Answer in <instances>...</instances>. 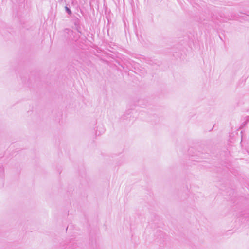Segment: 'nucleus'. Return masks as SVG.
I'll return each mask as SVG.
<instances>
[{
    "instance_id": "obj_2",
    "label": "nucleus",
    "mask_w": 249,
    "mask_h": 249,
    "mask_svg": "<svg viewBox=\"0 0 249 249\" xmlns=\"http://www.w3.org/2000/svg\"><path fill=\"white\" fill-rule=\"evenodd\" d=\"M4 173V169L2 167L0 166V175H1Z\"/></svg>"
},
{
    "instance_id": "obj_4",
    "label": "nucleus",
    "mask_w": 249,
    "mask_h": 249,
    "mask_svg": "<svg viewBox=\"0 0 249 249\" xmlns=\"http://www.w3.org/2000/svg\"><path fill=\"white\" fill-rule=\"evenodd\" d=\"M71 32H72V30H69Z\"/></svg>"
},
{
    "instance_id": "obj_3",
    "label": "nucleus",
    "mask_w": 249,
    "mask_h": 249,
    "mask_svg": "<svg viewBox=\"0 0 249 249\" xmlns=\"http://www.w3.org/2000/svg\"><path fill=\"white\" fill-rule=\"evenodd\" d=\"M58 1L59 2H62V1H63V0H58Z\"/></svg>"
},
{
    "instance_id": "obj_1",
    "label": "nucleus",
    "mask_w": 249,
    "mask_h": 249,
    "mask_svg": "<svg viewBox=\"0 0 249 249\" xmlns=\"http://www.w3.org/2000/svg\"><path fill=\"white\" fill-rule=\"evenodd\" d=\"M65 10H66V12L70 15H71L72 14V12L71 10V9L68 8L67 6H65Z\"/></svg>"
}]
</instances>
